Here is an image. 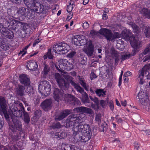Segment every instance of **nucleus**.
I'll return each mask as SVG.
<instances>
[{"label":"nucleus","mask_w":150,"mask_h":150,"mask_svg":"<svg viewBox=\"0 0 150 150\" xmlns=\"http://www.w3.org/2000/svg\"><path fill=\"white\" fill-rule=\"evenodd\" d=\"M144 32L147 37H149L150 36V28H146Z\"/></svg>","instance_id":"obj_28"},{"label":"nucleus","mask_w":150,"mask_h":150,"mask_svg":"<svg viewBox=\"0 0 150 150\" xmlns=\"http://www.w3.org/2000/svg\"><path fill=\"white\" fill-rule=\"evenodd\" d=\"M53 50L55 53L64 54L68 52L70 49L69 46L65 43L55 44L53 47Z\"/></svg>","instance_id":"obj_7"},{"label":"nucleus","mask_w":150,"mask_h":150,"mask_svg":"<svg viewBox=\"0 0 150 150\" xmlns=\"http://www.w3.org/2000/svg\"><path fill=\"white\" fill-rule=\"evenodd\" d=\"M139 146L138 145H135L134 146V148L136 149H138L139 148Z\"/></svg>","instance_id":"obj_57"},{"label":"nucleus","mask_w":150,"mask_h":150,"mask_svg":"<svg viewBox=\"0 0 150 150\" xmlns=\"http://www.w3.org/2000/svg\"><path fill=\"white\" fill-rule=\"evenodd\" d=\"M89 2V0H83V4L84 5L87 4Z\"/></svg>","instance_id":"obj_51"},{"label":"nucleus","mask_w":150,"mask_h":150,"mask_svg":"<svg viewBox=\"0 0 150 150\" xmlns=\"http://www.w3.org/2000/svg\"><path fill=\"white\" fill-rule=\"evenodd\" d=\"M97 32L94 30H92L90 32V34L91 35H94L96 34Z\"/></svg>","instance_id":"obj_49"},{"label":"nucleus","mask_w":150,"mask_h":150,"mask_svg":"<svg viewBox=\"0 0 150 150\" xmlns=\"http://www.w3.org/2000/svg\"><path fill=\"white\" fill-rule=\"evenodd\" d=\"M61 126L60 124L59 123H57L55 124L54 125L52 126V127L53 128H59Z\"/></svg>","instance_id":"obj_41"},{"label":"nucleus","mask_w":150,"mask_h":150,"mask_svg":"<svg viewBox=\"0 0 150 150\" xmlns=\"http://www.w3.org/2000/svg\"><path fill=\"white\" fill-rule=\"evenodd\" d=\"M92 111L91 109L88 108L84 107L75 108L72 112L71 110H66L62 112L61 115L58 118L56 117V119L60 120L71 112L74 114L68 117L67 122L69 123V126H73L75 129H76V130H77L78 132H81L83 134L86 132L87 129H88L89 127L87 125H83V124H81L83 121L82 119L81 118V117H84V115L83 113L79 115L78 114L77 116V114L75 115V114L76 113L81 112L91 113Z\"/></svg>","instance_id":"obj_1"},{"label":"nucleus","mask_w":150,"mask_h":150,"mask_svg":"<svg viewBox=\"0 0 150 150\" xmlns=\"http://www.w3.org/2000/svg\"><path fill=\"white\" fill-rule=\"evenodd\" d=\"M38 90L39 92L42 95L47 96L50 94L51 86L47 81H41L38 86Z\"/></svg>","instance_id":"obj_8"},{"label":"nucleus","mask_w":150,"mask_h":150,"mask_svg":"<svg viewBox=\"0 0 150 150\" xmlns=\"http://www.w3.org/2000/svg\"><path fill=\"white\" fill-rule=\"evenodd\" d=\"M40 40H40L39 38H38L37 40H36L33 43V47L35 46L36 44H37L39 42H40Z\"/></svg>","instance_id":"obj_46"},{"label":"nucleus","mask_w":150,"mask_h":150,"mask_svg":"<svg viewBox=\"0 0 150 150\" xmlns=\"http://www.w3.org/2000/svg\"><path fill=\"white\" fill-rule=\"evenodd\" d=\"M49 71V69L47 65L45 66L44 68V69L42 71V73L45 76L47 74Z\"/></svg>","instance_id":"obj_29"},{"label":"nucleus","mask_w":150,"mask_h":150,"mask_svg":"<svg viewBox=\"0 0 150 150\" xmlns=\"http://www.w3.org/2000/svg\"><path fill=\"white\" fill-rule=\"evenodd\" d=\"M138 97L139 99L140 102L143 104L146 103L147 104V107L145 108H148L149 111L150 112V106L149 104L147 103L149 100V96L148 94L146 92H144L143 90H140L138 94Z\"/></svg>","instance_id":"obj_10"},{"label":"nucleus","mask_w":150,"mask_h":150,"mask_svg":"<svg viewBox=\"0 0 150 150\" xmlns=\"http://www.w3.org/2000/svg\"><path fill=\"white\" fill-rule=\"evenodd\" d=\"M19 22V21L14 19L13 17L9 18L8 21L1 18L0 20V32L6 37L11 39L13 37V33L10 30L6 28L10 25L13 26Z\"/></svg>","instance_id":"obj_4"},{"label":"nucleus","mask_w":150,"mask_h":150,"mask_svg":"<svg viewBox=\"0 0 150 150\" xmlns=\"http://www.w3.org/2000/svg\"><path fill=\"white\" fill-rule=\"evenodd\" d=\"M23 1L28 7L33 11L37 12H38L39 10L40 12H41L43 11L44 6L40 3L37 2L34 0H23Z\"/></svg>","instance_id":"obj_6"},{"label":"nucleus","mask_w":150,"mask_h":150,"mask_svg":"<svg viewBox=\"0 0 150 150\" xmlns=\"http://www.w3.org/2000/svg\"><path fill=\"white\" fill-rule=\"evenodd\" d=\"M97 77V76L93 72H92L90 74V79L91 80L94 79Z\"/></svg>","instance_id":"obj_34"},{"label":"nucleus","mask_w":150,"mask_h":150,"mask_svg":"<svg viewBox=\"0 0 150 150\" xmlns=\"http://www.w3.org/2000/svg\"><path fill=\"white\" fill-rule=\"evenodd\" d=\"M80 82L81 85L85 88L86 90H88V87L87 85H86V84L84 82V80L82 79H80Z\"/></svg>","instance_id":"obj_26"},{"label":"nucleus","mask_w":150,"mask_h":150,"mask_svg":"<svg viewBox=\"0 0 150 150\" xmlns=\"http://www.w3.org/2000/svg\"><path fill=\"white\" fill-rule=\"evenodd\" d=\"M53 94L54 99L57 102L63 99L62 96L63 95L62 91H60L57 88H55L54 89Z\"/></svg>","instance_id":"obj_12"},{"label":"nucleus","mask_w":150,"mask_h":150,"mask_svg":"<svg viewBox=\"0 0 150 150\" xmlns=\"http://www.w3.org/2000/svg\"><path fill=\"white\" fill-rule=\"evenodd\" d=\"M81 38L80 37V35H77L73 36L72 37V42L74 45L80 46H81L80 42V40Z\"/></svg>","instance_id":"obj_16"},{"label":"nucleus","mask_w":150,"mask_h":150,"mask_svg":"<svg viewBox=\"0 0 150 150\" xmlns=\"http://www.w3.org/2000/svg\"><path fill=\"white\" fill-rule=\"evenodd\" d=\"M144 73L143 72H141L139 74V76L137 79V80L140 84L142 85L144 82V80L143 79L144 77Z\"/></svg>","instance_id":"obj_18"},{"label":"nucleus","mask_w":150,"mask_h":150,"mask_svg":"<svg viewBox=\"0 0 150 150\" xmlns=\"http://www.w3.org/2000/svg\"><path fill=\"white\" fill-rule=\"evenodd\" d=\"M70 16H68L67 18V19L68 20H70L71 18L72 17V15L71 14H70Z\"/></svg>","instance_id":"obj_54"},{"label":"nucleus","mask_w":150,"mask_h":150,"mask_svg":"<svg viewBox=\"0 0 150 150\" xmlns=\"http://www.w3.org/2000/svg\"><path fill=\"white\" fill-rule=\"evenodd\" d=\"M54 56L52 55L51 53V50L49 49L48 50V52L46 54L43 56L44 59H46L48 58L49 59H52Z\"/></svg>","instance_id":"obj_20"},{"label":"nucleus","mask_w":150,"mask_h":150,"mask_svg":"<svg viewBox=\"0 0 150 150\" xmlns=\"http://www.w3.org/2000/svg\"><path fill=\"white\" fill-rule=\"evenodd\" d=\"M65 74L64 75H62L61 76L59 73H57L54 75L55 78L59 87L62 89L66 90L69 88V83H70L77 91L83 95L81 99L82 101L84 103L86 102L88 99L86 93L84 92L83 89L80 86L72 81V78L69 76L68 74Z\"/></svg>","instance_id":"obj_3"},{"label":"nucleus","mask_w":150,"mask_h":150,"mask_svg":"<svg viewBox=\"0 0 150 150\" xmlns=\"http://www.w3.org/2000/svg\"><path fill=\"white\" fill-rule=\"evenodd\" d=\"M13 150H18V149L17 148L14 147H13ZM9 150H13L11 148H9Z\"/></svg>","instance_id":"obj_56"},{"label":"nucleus","mask_w":150,"mask_h":150,"mask_svg":"<svg viewBox=\"0 0 150 150\" xmlns=\"http://www.w3.org/2000/svg\"><path fill=\"white\" fill-rule=\"evenodd\" d=\"M38 66L36 62L33 60H31L28 62L26 64L28 69L31 70H35Z\"/></svg>","instance_id":"obj_14"},{"label":"nucleus","mask_w":150,"mask_h":150,"mask_svg":"<svg viewBox=\"0 0 150 150\" xmlns=\"http://www.w3.org/2000/svg\"><path fill=\"white\" fill-rule=\"evenodd\" d=\"M90 98L91 100L93 101H94L97 105L98 103V100L97 98L95 97H92L91 96H90Z\"/></svg>","instance_id":"obj_31"},{"label":"nucleus","mask_w":150,"mask_h":150,"mask_svg":"<svg viewBox=\"0 0 150 150\" xmlns=\"http://www.w3.org/2000/svg\"><path fill=\"white\" fill-rule=\"evenodd\" d=\"M0 105L1 109V110L0 109V114L1 115H4L7 119L9 117V116L6 110L7 105L4 98L1 96H0Z\"/></svg>","instance_id":"obj_11"},{"label":"nucleus","mask_w":150,"mask_h":150,"mask_svg":"<svg viewBox=\"0 0 150 150\" xmlns=\"http://www.w3.org/2000/svg\"><path fill=\"white\" fill-rule=\"evenodd\" d=\"M73 24V21H71L70 23V26H72Z\"/></svg>","instance_id":"obj_62"},{"label":"nucleus","mask_w":150,"mask_h":150,"mask_svg":"<svg viewBox=\"0 0 150 150\" xmlns=\"http://www.w3.org/2000/svg\"><path fill=\"white\" fill-rule=\"evenodd\" d=\"M25 115L26 116V117H25V118H24L25 121L26 122L28 123L30 120L29 117L28 116V114H27L26 115Z\"/></svg>","instance_id":"obj_44"},{"label":"nucleus","mask_w":150,"mask_h":150,"mask_svg":"<svg viewBox=\"0 0 150 150\" xmlns=\"http://www.w3.org/2000/svg\"><path fill=\"white\" fill-rule=\"evenodd\" d=\"M122 29L123 30L121 34H120L118 32H115L113 35H112L110 30L105 28L101 29L99 32L101 34L104 35L108 40L113 41L116 38L121 37L127 40H130V44L134 50L132 52V55H134L135 54V52H138L141 47V42L138 40L136 37H134V36L131 37H129V35L131 34L129 30H127L124 27H123Z\"/></svg>","instance_id":"obj_2"},{"label":"nucleus","mask_w":150,"mask_h":150,"mask_svg":"<svg viewBox=\"0 0 150 150\" xmlns=\"http://www.w3.org/2000/svg\"><path fill=\"white\" fill-rule=\"evenodd\" d=\"M121 104L122 105L126 106L127 104V103L125 100H122L121 101Z\"/></svg>","instance_id":"obj_47"},{"label":"nucleus","mask_w":150,"mask_h":150,"mask_svg":"<svg viewBox=\"0 0 150 150\" xmlns=\"http://www.w3.org/2000/svg\"><path fill=\"white\" fill-rule=\"evenodd\" d=\"M150 69V64H148L145 65L142 69L141 72H143L144 74H145L146 72H149Z\"/></svg>","instance_id":"obj_24"},{"label":"nucleus","mask_w":150,"mask_h":150,"mask_svg":"<svg viewBox=\"0 0 150 150\" xmlns=\"http://www.w3.org/2000/svg\"><path fill=\"white\" fill-rule=\"evenodd\" d=\"M131 75V72L129 71H127L125 73L124 76L125 77H127Z\"/></svg>","instance_id":"obj_45"},{"label":"nucleus","mask_w":150,"mask_h":150,"mask_svg":"<svg viewBox=\"0 0 150 150\" xmlns=\"http://www.w3.org/2000/svg\"><path fill=\"white\" fill-rule=\"evenodd\" d=\"M52 103L51 100H46L41 103V106L45 111H47L50 109Z\"/></svg>","instance_id":"obj_15"},{"label":"nucleus","mask_w":150,"mask_h":150,"mask_svg":"<svg viewBox=\"0 0 150 150\" xmlns=\"http://www.w3.org/2000/svg\"><path fill=\"white\" fill-rule=\"evenodd\" d=\"M17 105L18 107H20L21 110L22 111L23 110L24 108L21 103L19 102H17Z\"/></svg>","instance_id":"obj_36"},{"label":"nucleus","mask_w":150,"mask_h":150,"mask_svg":"<svg viewBox=\"0 0 150 150\" xmlns=\"http://www.w3.org/2000/svg\"><path fill=\"white\" fill-rule=\"evenodd\" d=\"M101 115L100 114H98L96 115L95 120L96 121L99 122L100 120Z\"/></svg>","instance_id":"obj_37"},{"label":"nucleus","mask_w":150,"mask_h":150,"mask_svg":"<svg viewBox=\"0 0 150 150\" xmlns=\"http://www.w3.org/2000/svg\"><path fill=\"white\" fill-rule=\"evenodd\" d=\"M132 28L133 29L134 32H137L138 30V27L137 26L135 25V24H133L132 25Z\"/></svg>","instance_id":"obj_32"},{"label":"nucleus","mask_w":150,"mask_h":150,"mask_svg":"<svg viewBox=\"0 0 150 150\" xmlns=\"http://www.w3.org/2000/svg\"><path fill=\"white\" fill-rule=\"evenodd\" d=\"M108 18V16L105 14H103V18L104 20H106Z\"/></svg>","instance_id":"obj_50"},{"label":"nucleus","mask_w":150,"mask_h":150,"mask_svg":"<svg viewBox=\"0 0 150 150\" xmlns=\"http://www.w3.org/2000/svg\"><path fill=\"white\" fill-rule=\"evenodd\" d=\"M72 74H73V76H76V73L75 72H74L72 73Z\"/></svg>","instance_id":"obj_61"},{"label":"nucleus","mask_w":150,"mask_h":150,"mask_svg":"<svg viewBox=\"0 0 150 150\" xmlns=\"http://www.w3.org/2000/svg\"><path fill=\"white\" fill-rule=\"evenodd\" d=\"M65 27H66V28L67 29L68 28V25H65Z\"/></svg>","instance_id":"obj_64"},{"label":"nucleus","mask_w":150,"mask_h":150,"mask_svg":"<svg viewBox=\"0 0 150 150\" xmlns=\"http://www.w3.org/2000/svg\"><path fill=\"white\" fill-rule=\"evenodd\" d=\"M31 45V43H30L29 45L26 46L24 48H23L22 50L18 54V55L19 56H21V57H23L24 55L26 54L27 53V50L28 49V47Z\"/></svg>","instance_id":"obj_17"},{"label":"nucleus","mask_w":150,"mask_h":150,"mask_svg":"<svg viewBox=\"0 0 150 150\" xmlns=\"http://www.w3.org/2000/svg\"><path fill=\"white\" fill-rule=\"evenodd\" d=\"M115 101L116 105L118 106H120V103H119V101L117 99H115Z\"/></svg>","instance_id":"obj_55"},{"label":"nucleus","mask_w":150,"mask_h":150,"mask_svg":"<svg viewBox=\"0 0 150 150\" xmlns=\"http://www.w3.org/2000/svg\"><path fill=\"white\" fill-rule=\"evenodd\" d=\"M98 52L99 53H100L101 52V51H102V50L101 49H98Z\"/></svg>","instance_id":"obj_58"},{"label":"nucleus","mask_w":150,"mask_h":150,"mask_svg":"<svg viewBox=\"0 0 150 150\" xmlns=\"http://www.w3.org/2000/svg\"><path fill=\"white\" fill-rule=\"evenodd\" d=\"M58 62L59 67L55 65L56 68L60 72H63L64 74H65V72H63L64 70H70L73 67V64L69 62L66 59L60 60Z\"/></svg>","instance_id":"obj_9"},{"label":"nucleus","mask_w":150,"mask_h":150,"mask_svg":"<svg viewBox=\"0 0 150 150\" xmlns=\"http://www.w3.org/2000/svg\"><path fill=\"white\" fill-rule=\"evenodd\" d=\"M146 134L147 135L150 134V130H147L145 131Z\"/></svg>","instance_id":"obj_53"},{"label":"nucleus","mask_w":150,"mask_h":150,"mask_svg":"<svg viewBox=\"0 0 150 150\" xmlns=\"http://www.w3.org/2000/svg\"><path fill=\"white\" fill-rule=\"evenodd\" d=\"M27 11H28V9L23 7L20 8L18 12V13L21 14V15H24L26 16V12Z\"/></svg>","instance_id":"obj_22"},{"label":"nucleus","mask_w":150,"mask_h":150,"mask_svg":"<svg viewBox=\"0 0 150 150\" xmlns=\"http://www.w3.org/2000/svg\"><path fill=\"white\" fill-rule=\"evenodd\" d=\"M123 72L122 71H121V73L120 75V76L119 78V84L118 85L120 86L121 85L122 83V76Z\"/></svg>","instance_id":"obj_39"},{"label":"nucleus","mask_w":150,"mask_h":150,"mask_svg":"<svg viewBox=\"0 0 150 150\" xmlns=\"http://www.w3.org/2000/svg\"><path fill=\"white\" fill-rule=\"evenodd\" d=\"M24 88L23 86H19V88L17 90V93L20 95H22L24 91Z\"/></svg>","instance_id":"obj_25"},{"label":"nucleus","mask_w":150,"mask_h":150,"mask_svg":"<svg viewBox=\"0 0 150 150\" xmlns=\"http://www.w3.org/2000/svg\"><path fill=\"white\" fill-rule=\"evenodd\" d=\"M74 99V97L71 95L67 94L65 95V97L64 98V100L66 102H69L70 100H73Z\"/></svg>","instance_id":"obj_23"},{"label":"nucleus","mask_w":150,"mask_h":150,"mask_svg":"<svg viewBox=\"0 0 150 150\" xmlns=\"http://www.w3.org/2000/svg\"><path fill=\"white\" fill-rule=\"evenodd\" d=\"M76 54V52L72 51L68 54L67 56L69 58H71L73 57Z\"/></svg>","instance_id":"obj_30"},{"label":"nucleus","mask_w":150,"mask_h":150,"mask_svg":"<svg viewBox=\"0 0 150 150\" xmlns=\"http://www.w3.org/2000/svg\"><path fill=\"white\" fill-rule=\"evenodd\" d=\"M113 127L114 128H115L116 127V124H115V123H113Z\"/></svg>","instance_id":"obj_63"},{"label":"nucleus","mask_w":150,"mask_h":150,"mask_svg":"<svg viewBox=\"0 0 150 150\" xmlns=\"http://www.w3.org/2000/svg\"><path fill=\"white\" fill-rule=\"evenodd\" d=\"M150 59V55L145 57L143 59V62H145L148 60Z\"/></svg>","instance_id":"obj_42"},{"label":"nucleus","mask_w":150,"mask_h":150,"mask_svg":"<svg viewBox=\"0 0 150 150\" xmlns=\"http://www.w3.org/2000/svg\"><path fill=\"white\" fill-rule=\"evenodd\" d=\"M141 13L146 18H150V11L148 10L146 8H143L142 10Z\"/></svg>","instance_id":"obj_19"},{"label":"nucleus","mask_w":150,"mask_h":150,"mask_svg":"<svg viewBox=\"0 0 150 150\" xmlns=\"http://www.w3.org/2000/svg\"><path fill=\"white\" fill-rule=\"evenodd\" d=\"M73 9L72 6L71 5H69L67 7V11L68 12H70Z\"/></svg>","instance_id":"obj_40"},{"label":"nucleus","mask_w":150,"mask_h":150,"mask_svg":"<svg viewBox=\"0 0 150 150\" xmlns=\"http://www.w3.org/2000/svg\"><path fill=\"white\" fill-rule=\"evenodd\" d=\"M149 52H150V45L145 49L143 53L144 54H146Z\"/></svg>","instance_id":"obj_33"},{"label":"nucleus","mask_w":150,"mask_h":150,"mask_svg":"<svg viewBox=\"0 0 150 150\" xmlns=\"http://www.w3.org/2000/svg\"><path fill=\"white\" fill-rule=\"evenodd\" d=\"M20 82L25 85L26 88H28L30 84L29 80L27 76L25 74L21 75L19 76Z\"/></svg>","instance_id":"obj_13"},{"label":"nucleus","mask_w":150,"mask_h":150,"mask_svg":"<svg viewBox=\"0 0 150 150\" xmlns=\"http://www.w3.org/2000/svg\"><path fill=\"white\" fill-rule=\"evenodd\" d=\"M0 150H7V148L4 146H1L0 147Z\"/></svg>","instance_id":"obj_52"},{"label":"nucleus","mask_w":150,"mask_h":150,"mask_svg":"<svg viewBox=\"0 0 150 150\" xmlns=\"http://www.w3.org/2000/svg\"><path fill=\"white\" fill-rule=\"evenodd\" d=\"M100 104L103 107H104L106 103V102L104 100H102L100 101Z\"/></svg>","instance_id":"obj_43"},{"label":"nucleus","mask_w":150,"mask_h":150,"mask_svg":"<svg viewBox=\"0 0 150 150\" xmlns=\"http://www.w3.org/2000/svg\"><path fill=\"white\" fill-rule=\"evenodd\" d=\"M61 11H59L58 12V13H57V15L58 16H59L61 14Z\"/></svg>","instance_id":"obj_60"},{"label":"nucleus","mask_w":150,"mask_h":150,"mask_svg":"<svg viewBox=\"0 0 150 150\" xmlns=\"http://www.w3.org/2000/svg\"><path fill=\"white\" fill-rule=\"evenodd\" d=\"M80 37L81 38L80 40L81 45L86 44L83 49V51L88 56H91L92 55L94 50L93 46L92 44L91 41L88 40L83 35H80Z\"/></svg>","instance_id":"obj_5"},{"label":"nucleus","mask_w":150,"mask_h":150,"mask_svg":"<svg viewBox=\"0 0 150 150\" xmlns=\"http://www.w3.org/2000/svg\"><path fill=\"white\" fill-rule=\"evenodd\" d=\"M38 53V52H36L34 53V54L33 55H31V56H32L33 55H36V54H37Z\"/></svg>","instance_id":"obj_59"},{"label":"nucleus","mask_w":150,"mask_h":150,"mask_svg":"<svg viewBox=\"0 0 150 150\" xmlns=\"http://www.w3.org/2000/svg\"><path fill=\"white\" fill-rule=\"evenodd\" d=\"M89 24L88 22H85L83 24V27L84 29H86L88 27Z\"/></svg>","instance_id":"obj_35"},{"label":"nucleus","mask_w":150,"mask_h":150,"mask_svg":"<svg viewBox=\"0 0 150 150\" xmlns=\"http://www.w3.org/2000/svg\"><path fill=\"white\" fill-rule=\"evenodd\" d=\"M13 3L19 4L21 2V0H10Z\"/></svg>","instance_id":"obj_48"},{"label":"nucleus","mask_w":150,"mask_h":150,"mask_svg":"<svg viewBox=\"0 0 150 150\" xmlns=\"http://www.w3.org/2000/svg\"><path fill=\"white\" fill-rule=\"evenodd\" d=\"M121 58L122 60H124L128 58L130 56V54L129 52H127L125 54H123L122 53H121Z\"/></svg>","instance_id":"obj_27"},{"label":"nucleus","mask_w":150,"mask_h":150,"mask_svg":"<svg viewBox=\"0 0 150 150\" xmlns=\"http://www.w3.org/2000/svg\"><path fill=\"white\" fill-rule=\"evenodd\" d=\"M96 94L99 96H103L105 95L106 91H104L103 89H99L96 90Z\"/></svg>","instance_id":"obj_21"},{"label":"nucleus","mask_w":150,"mask_h":150,"mask_svg":"<svg viewBox=\"0 0 150 150\" xmlns=\"http://www.w3.org/2000/svg\"><path fill=\"white\" fill-rule=\"evenodd\" d=\"M109 106L110 109L112 110L114 109L113 102L112 100H110L109 103Z\"/></svg>","instance_id":"obj_38"}]
</instances>
